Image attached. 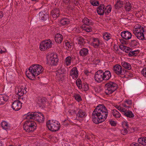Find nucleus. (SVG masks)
<instances>
[{
  "mask_svg": "<svg viewBox=\"0 0 146 146\" xmlns=\"http://www.w3.org/2000/svg\"><path fill=\"white\" fill-rule=\"evenodd\" d=\"M27 88L26 87L23 88L21 87H19L16 88V92L17 93V94L20 96H22L24 94L27 93L26 90Z\"/></svg>",
  "mask_w": 146,
  "mask_h": 146,
  "instance_id": "nucleus-14",
  "label": "nucleus"
},
{
  "mask_svg": "<svg viewBox=\"0 0 146 146\" xmlns=\"http://www.w3.org/2000/svg\"><path fill=\"white\" fill-rule=\"evenodd\" d=\"M142 74L146 78V68H144L141 72Z\"/></svg>",
  "mask_w": 146,
  "mask_h": 146,
  "instance_id": "nucleus-50",
  "label": "nucleus"
},
{
  "mask_svg": "<svg viewBox=\"0 0 146 146\" xmlns=\"http://www.w3.org/2000/svg\"><path fill=\"white\" fill-rule=\"evenodd\" d=\"M117 84L114 82H110L105 85V92L107 95H110L116 90L117 88Z\"/></svg>",
  "mask_w": 146,
  "mask_h": 146,
  "instance_id": "nucleus-5",
  "label": "nucleus"
},
{
  "mask_svg": "<svg viewBox=\"0 0 146 146\" xmlns=\"http://www.w3.org/2000/svg\"><path fill=\"white\" fill-rule=\"evenodd\" d=\"M47 59L48 63L52 66L56 65L58 61L57 55L53 53L47 56Z\"/></svg>",
  "mask_w": 146,
  "mask_h": 146,
  "instance_id": "nucleus-8",
  "label": "nucleus"
},
{
  "mask_svg": "<svg viewBox=\"0 0 146 146\" xmlns=\"http://www.w3.org/2000/svg\"><path fill=\"white\" fill-rule=\"evenodd\" d=\"M70 23V20L67 18H62L60 20V26H66Z\"/></svg>",
  "mask_w": 146,
  "mask_h": 146,
  "instance_id": "nucleus-20",
  "label": "nucleus"
},
{
  "mask_svg": "<svg viewBox=\"0 0 146 146\" xmlns=\"http://www.w3.org/2000/svg\"><path fill=\"white\" fill-rule=\"evenodd\" d=\"M108 111L103 105H99L94 110L92 114V120L96 124L105 121L108 115Z\"/></svg>",
  "mask_w": 146,
  "mask_h": 146,
  "instance_id": "nucleus-1",
  "label": "nucleus"
},
{
  "mask_svg": "<svg viewBox=\"0 0 146 146\" xmlns=\"http://www.w3.org/2000/svg\"><path fill=\"white\" fill-rule=\"evenodd\" d=\"M66 46L68 47V48H71L72 47V45L70 44L69 42H67L66 43Z\"/></svg>",
  "mask_w": 146,
  "mask_h": 146,
  "instance_id": "nucleus-56",
  "label": "nucleus"
},
{
  "mask_svg": "<svg viewBox=\"0 0 146 146\" xmlns=\"http://www.w3.org/2000/svg\"><path fill=\"white\" fill-rule=\"evenodd\" d=\"M117 3H118L119 5H122L123 4V2L121 0H117Z\"/></svg>",
  "mask_w": 146,
  "mask_h": 146,
  "instance_id": "nucleus-57",
  "label": "nucleus"
},
{
  "mask_svg": "<svg viewBox=\"0 0 146 146\" xmlns=\"http://www.w3.org/2000/svg\"><path fill=\"white\" fill-rule=\"evenodd\" d=\"M114 7L116 9L121 8V6L120 7V6L119 5L118 3H117V2H116V3L115 4Z\"/></svg>",
  "mask_w": 146,
  "mask_h": 146,
  "instance_id": "nucleus-54",
  "label": "nucleus"
},
{
  "mask_svg": "<svg viewBox=\"0 0 146 146\" xmlns=\"http://www.w3.org/2000/svg\"><path fill=\"white\" fill-rule=\"evenodd\" d=\"M112 113L113 115L116 118H118L120 117V114L115 109L113 110H112Z\"/></svg>",
  "mask_w": 146,
  "mask_h": 146,
  "instance_id": "nucleus-34",
  "label": "nucleus"
},
{
  "mask_svg": "<svg viewBox=\"0 0 146 146\" xmlns=\"http://www.w3.org/2000/svg\"><path fill=\"white\" fill-rule=\"evenodd\" d=\"M82 27L83 30L88 32H91L92 30V28L90 25H86L85 24H83Z\"/></svg>",
  "mask_w": 146,
  "mask_h": 146,
  "instance_id": "nucleus-30",
  "label": "nucleus"
},
{
  "mask_svg": "<svg viewBox=\"0 0 146 146\" xmlns=\"http://www.w3.org/2000/svg\"><path fill=\"white\" fill-rule=\"evenodd\" d=\"M75 99L78 102L82 100V99L80 94H76L74 96Z\"/></svg>",
  "mask_w": 146,
  "mask_h": 146,
  "instance_id": "nucleus-43",
  "label": "nucleus"
},
{
  "mask_svg": "<svg viewBox=\"0 0 146 146\" xmlns=\"http://www.w3.org/2000/svg\"><path fill=\"white\" fill-rule=\"evenodd\" d=\"M124 8L125 10L129 11L131 9L132 6L131 3L128 1H125L124 2Z\"/></svg>",
  "mask_w": 146,
  "mask_h": 146,
  "instance_id": "nucleus-29",
  "label": "nucleus"
},
{
  "mask_svg": "<svg viewBox=\"0 0 146 146\" xmlns=\"http://www.w3.org/2000/svg\"><path fill=\"white\" fill-rule=\"evenodd\" d=\"M122 37L123 38V40H120V42L121 43H122L123 44V42H126V41L127 40L131 39V37Z\"/></svg>",
  "mask_w": 146,
  "mask_h": 146,
  "instance_id": "nucleus-45",
  "label": "nucleus"
},
{
  "mask_svg": "<svg viewBox=\"0 0 146 146\" xmlns=\"http://www.w3.org/2000/svg\"><path fill=\"white\" fill-rule=\"evenodd\" d=\"M115 107L116 109L120 111L122 113L125 109V108H123L121 106H116Z\"/></svg>",
  "mask_w": 146,
  "mask_h": 146,
  "instance_id": "nucleus-46",
  "label": "nucleus"
},
{
  "mask_svg": "<svg viewBox=\"0 0 146 146\" xmlns=\"http://www.w3.org/2000/svg\"><path fill=\"white\" fill-rule=\"evenodd\" d=\"M103 38L105 40L107 41H108L111 38L110 37H103Z\"/></svg>",
  "mask_w": 146,
  "mask_h": 146,
  "instance_id": "nucleus-63",
  "label": "nucleus"
},
{
  "mask_svg": "<svg viewBox=\"0 0 146 146\" xmlns=\"http://www.w3.org/2000/svg\"><path fill=\"white\" fill-rule=\"evenodd\" d=\"M9 100V96L5 94H0V105H3Z\"/></svg>",
  "mask_w": 146,
  "mask_h": 146,
  "instance_id": "nucleus-19",
  "label": "nucleus"
},
{
  "mask_svg": "<svg viewBox=\"0 0 146 146\" xmlns=\"http://www.w3.org/2000/svg\"><path fill=\"white\" fill-rule=\"evenodd\" d=\"M92 44L94 47L97 48L99 47V45L101 44V43L98 38H93Z\"/></svg>",
  "mask_w": 146,
  "mask_h": 146,
  "instance_id": "nucleus-25",
  "label": "nucleus"
},
{
  "mask_svg": "<svg viewBox=\"0 0 146 146\" xmlns=\"http://www.w3.org/2000/svg\"><path fill=\"white\" fill-rule=\"evenodd\" d=\"M126 46H124L122 45H121L119 46V47L122 50H124Z\"/></svg>",
  "mask_w": 146,
  "mask_h": 146,
  "instance_id": "nucleus-58",
  "label": "nucleus"
},
{
  "mask_svg": "<svg viewBox=\"0 0 146 146\" xmlns=\"http://www.w3.org/2000/svg\"><path fill=\"white\" fill-rule=\"evenodd\" d=\"M55 40L56 42L61 43L63 40V37H55Z\"/></svg>",
  "mask_w": 146,
  "mask_h": 146,
  "instance_id": "nucleus-40",
  "label": "nucleus"
},
{
  "mask_svg": "<svg viewBox=\"0 0 146 146\" xmlns=\"http://www.w3.org/2000/svg\"><path fill=\"white\" fill-rule=\"evenodd\" d=\"M101 76L98 70L96 72L94 78L95 81L97 82L100 83L104 80V79H102L101 78Z\"/></svg>",
  "mask_w": 146,
  "mask_h": 146,
  "instance_id": "nucleus-26",
  "label": "nucleus"
},
{
  "mask_svg": "<svg viewBox=\"0 0 146 146\" xmlns=\"http://www.w3.org/2000/svg\"><path fill=\"white\" fill-rule=\"evenodd\" d=\"M113 70L114 73L117 75H124L125 74L128 75V71L124 68H122L121 66L117 64L113 66Z\"/></svg>",
  "mask_w": 146,
  "mask_h": 146,
  "instance_id": "nucleus-7",
  "label": "nucleus"
},
{
  "mask_svg": "<svg viewBox=\"0 0 146 146\" xmlns=\"http://www.w3.org/2000/svg\"><path fill=\"white\" fill-rule=\"evenodd\" d=\"M36 101L39 107L41 108H44L46 102V100L43 97H38Z\"/></svg>",
  "mask_w": 146,
  "mask_h": 146,
  "instance_id": "nucleus-13",
  "label": "nucleus"
},
{
  "mask_svg": "<svg viewBox=\"0 0 146 146\" xmlns=\"http://www.w3.org/2000/svg\"><path fill=\"white\" fill-rule=\"evenodd\" d=\"M121 36H131V33L128 31H122L121 34Z\"/></svg>",
  "mask_w": 146,
  "mask_h": 146,
  "instance_id": "nucleus-33",
  "label": "nucleus"
},
{
  "mask_svg": "<svg viewBox=\"0 0 146 146\" xmlns=\"http://www.w3.org/2000/svg\"><path fill=\"white\" fill-rule=\"evenodd\" d=\"M22 103L18 100L13 102L11 106L13 109L15 111H18L21 108Z\"/></svg>",
  "mask_w": 146,
  "mask_h": 146,
  "instance_id": "nucleus-11",
  "label": "nucleus"
},
{
  "mask_svg": "<svg viewBox=\"0 0 146 146\" xmlns=\"http://www.w3.org/2000/svg\"><path fill=\"white\" fill-rule=\"evenodd\" d=\"M64 3L66 5L70 4V3L71 2V0H63Z\"/></svg>",
  "mask_w": 146,
  "mask_h": 146,
  "instance_id": "nucleus-53",
  "label": "nucleus"
},
{
  "mask_svg": "<svg viewBox=\"0 0 146 146\" xmlns=\"http://www.w3.org/2000/svg\"><path fill=\"white\" fill-rule=\"evenodd\" d=\"M67 69V68L61 67L58 69V72H60L61 74H65L66 72V69Z\"/></svg>",
  "mask_w": 146,
  "mask_h": 146,
  "instance_id": "nucleus-39",
  "label": "nucleus"
},
{
  "mask_svg": "<svg viewBox=\"0 0 146 146\" xmlns=\"http://www.w3.org/2000/svg\"><path fill=\"white\" fill-rule=\"evenodd\" d=\"M60 14V9L57 8H54L51 11V15L54 20L59 17Z\"/></svg>",
  "mask_w": 146,
  "mask_h": 146,
  "instance_id": "nucleus-12",
  "label": "nucleus"
},
{
  "mask_svg": "<svg viewBox=\"0 0 146 146\" xmlns=\"http://www.w3.org/2000/svg\"><path fill=\"white\" fill-rule=\"evenodd\" d=\"M105 5L103 4H100L97 8V12L98 14L100 15H102L105 13Z\"/></svg>",
  "mask_w": 146,
  "mask_h": 146,
  "instance_id": "nucleus-18",
  "label": "nucleus"
},
{
  "mask_svg": "<svg viewBox=\"0 0 146 146\" xmlns=\"http://www.w3.org/2000/svg\"><path fill=\"white\" fill-rule=\"evenodd\" d=\"M39 15L40 18L43 21L45 20L48 17L47 12H46L45 11L40 12Z\"/></svg>",
  "mask_w": 146,
  "mask_h": 146,
  "instance_id": "nucleus-24",
  "label": "nucleus"
},
{
  "mask_svg": "<svg viewBox=\"0 0 146 146\" xmlns=\"http://www.w3.org/2000/svg\"><path fill=\"white\" fill-rule=\"evenodd\" d=\"M104 76L105 80H109L111 77V73L108 70H106L104 72Z\"/></svg>",
  "mask_w": 146,
  "mask_h": 146,
  "instance_id": "nucleus-31",
  "label": "nucleus"
},
{
  "mask_svg": "<svg viewBox=\"0 0 146 146\" xmlns=\"http://www.w3.org/2000/svg\"><path fill=\"white\" fill-rule=\"evenodd\" d=\"M125 102L127 103L128 105H130L132 104V101L129 100H126L125 101Z\"/></svg>",
  "mask_w": 146,
  "mask_h": 146,
  "instance_id": "nucleus-51",
  "label": "nucleus"
},
{
  "mask_svg": "<svg viewBox=\"0 0 146 146\" xmlns=\"http://www.w3.org/2000/svg\"><path fill=\"white\" fill-rule=\"evenodd\" d=\"M137 141L139 144L145 146L146 145V137H140L138 139Z\"/></svg>",
  "mask_w": 146,
  "mask_h": 146,
  "instance_id": "nucleus-32",
  "label": "nucleus"
},
{
  "mask_svg": "<svg viewBox=\"0 0 146 146\" xmlns=\"http://www.w3.org/2000/svg\"><path fill=\"white\" fill-rule=\"evenodd\" d=\"M123 125L124 126L126 127V128H128V124L127 122H125L123 123Z\"/></svg>",
  "mask_w": 146,
  "mask_h": 146,
  "instance_id": "nucleus-60",
  "label": "nucleus"
},
{
  "mask_svg": "<svg viewBox=\"0 0 146 146\" xmlns=\"http://www.w3.org/2000/svg\"><path fill=\"white\" fill-rule=\"evenodd\" d=\"M121 65L124 69L125 68L128 70H130L131 69V66L128 62L125 61L122 62Z\"/></svg>",
  "mask_w": 146,
  "mask_h": 146,
  "instance_id": "nucleus-28",
  "label": "nucleus"
},
{
  "mask_svg": "<svg viewBox=\"0 0 146 146\" xmlns=\"http://www.w3.org/2000/svg\"><path fill=\"white\" fill-rule=\"evenodd\" d=\"M76 117L78 118L85 117L86 116V113L84 110L82 109H79L78 112L76 114Z\"/></svg>",
  "mask_w": 146,
  "mask_h": 146,
  "instance_id": "nucleus-16",
  "label": "nucleus"
},
{
  "mask_svg": "<svg viewBox=\"0 0 146 146\" xmlns=\"http://www.w3.org/2000/svg\"><path fill=\"white\" fill-rule=\"evenodd\" d=\"M128 76L130 77H132L133 76V74L131 73H129Z\"/></svg>",
  "mask_w": 146,
  "mask_h": 146,
  "instance_id": "nucleus-64",
  "label": "nucleus"
},
{
  "mask_svg": "<svg viewBox=\"0 0 146 146\" xmlns=\"http://www.w3.org/2000/svg\"><path fill=\"white\" fill-rule=\"evenodd\" d=\"M137 38L139 40H146V37H137Z\"/></svg>",
  "mask_w": 146,
  "mask_h": 146,
  "instance_id": "nucleus-59",
  "label": "nucleus"
},
{
  "mask_svg": "<svg viewBox=\"0 0 146 146\" xmlns=\"http://www.w3.org/2000/svg\"><path fill=\"white\" fill-rule=\"evenodd\" d=\"M73 61L74 59L73 57L70 56H68L64 60V65L66 66H68L71 65L72 62Z\"/></svg>",
  "mask_w": 146,
  "mask_h": 146,
  "instance_id": "nucleus-17",
  "label": "nucleus"
},
{
  "mask_svg": "<svg viewBox=\"0 0 146 146\" xmlns=\"http://www.w3.org/2000/svg\"><path fill=\"white\" fill-rule=\"evenodd\" d=\"M76 84L79 89H81L82 88V82L80 79H77L76 81Z\"/></svg>",
  "mask_w": 146,
  "mask_h": 146,
  "instance_id": "nucleus-36",
  "label": "nucleus"
},
{
  "mask_svg": "<svg viewBox=\"0 0 146 146\" xmlns=\"http://www.w3.org/2000/svg\"><path fill=\"white\" fill-rule=\"evenodd\" d=\"M52 42L50 40L42 41L40 45V49L42 51H43L48 48H51L52 45Z\"/></svg>",
  "mask_w": 146,
  "mask_h": 146,
  "instance_id": "nucleus-10",
  "label": "nucleus"
},
{
  "mask_svg": "<svg viewBox=\"0 0 146 146\" xmlns=\"http://www.w3.org/2000/svg\"><path fill=\"white\" fill-rule=\"evenodd\" d=\"M36 126L35 121L28 120L25 122L23 125V128L26 132L30 133L34 131L36 129Z\"/></svg>",
  "mask_w": 146,
  "mask_h": 146,
  "instance_id": "nucleus-6",
  "label": "nucleus"
},
{
  "mask_svg": "<svg viewBox=\"0 0 146 146\" xmlns=\"http://www.w3.org/2000/svg\"><path fill=\"white\" fill-rule=\"evenodd\" d=\"M127 128H125L123 129V130H122L121 131V133L123 135H125L128 133V131L127 129Z\"/></svg>",
  "mask_w": 146,
  "mask_h": 146,
  "instance_id": "nucleus-52",
  "label": "nucleus"
},
{
  "mask_svg": "<svg viewBox=\"0 0 146 146\" xmlns=\"http://www.w3.org/2000/svg\"><path fill=\"white\" fill-rule=\"evenodd\" d=\"M122 114L125 116L129 118H132L134 117V114L131 111L127 110L125 109L123 111Z\"/></svg>",
  "mask_w": 146,
  "mask_h": 146,
  "instance_id": "nucleus-21",
  "label": "nucleus"
},
{
  "mask_svg": "<svg viewBox=\"0 0 146 146\" xmlns=\"http://www.w3.org/2000/svg\"><path fill=\"white\" fill-rule=\"evenodd\" d=\"M26 118L27 119H34L40 123L43 122L44 120L43 115L39 112H29L27 114Z\"/></svg>",
  "mask_w": 146,
  "mask_h": 146,
  "instance_id": "nucleus-3",
  "label": "nucleus"
},
{
  "mask_svg": "<svg viewBox=\"0 0 146 146\" xmlns=\"http://www.w3.org/2000/svg\"><path fill=\"white\" fill-rule=\"evenodd\" d=\"M75 111L74 110H72L70 111V112L69 113L70 114L72 115L74 113H75Z\"/></svg>",
  "mask_w": 146,
  "mask_h": 146,
  "instance_id": "nucleus-61",
  "label": "nucleus"
},
{
  "mask_svg": "<svg viewBox=\"0 0 146 146\" xmlns=\"http://www.w3.org/2000/svg\"><path fill=\"white\" fill-rule=\"evenodd\" d=\"M81 89L84 91H87L89 89L88 85L86 84H83Z\"/></svg>",
  "mask_w": 146,
  "mask_h": 146,
  "instance_id": "nucleus-42",
  "label": "nucleus"
},
{
  "mask_svg": "<svg viewBox=\"0 0 146 146\" xmlns=\"http://www.w3.org/2000/svg\"><path fill=\"white\" fill-rule=\"evenodd\" d=\"M133 31L136 36H144V31L143 28L140 25H135Z\"/></svg>",
  "mask_w": 146,
  "mask_h": 146,
  "instance_id": "nucleus-9",
  "label": "nucleus"
},
{
  "mask_svg": "<svg viewBox=\"0 0 146 146\" xmlns=\"http://www.w3.org/2000/svg\"><path fill=\"white\" fill-rule=\"evenodd\" d=\"M131 50V49L129 47H127V46H125V48L124 49V50H123L126 53H129L130 52V51Z\"/></svg>",
  "mask_w": 146,
  "mask_h": 146,
  "instance_id": "nucleus-47",
  "label": "nucleus"
},
{
  "mask_svg": "<svg viewBox=\"0 0 146 146\" xmlns=\"http://www.w3.org/2000/svg\"><path fill=\"white\" fill-rule=\"evenodd\" d=\"M44 69L39 64H33L30 66L29 69V71H26L27 77L30 78L31 76L35 78L42 73Z\"/></svg>",
  "mask_w": 146,
  "mask_h": 146,
  "instance_id": "nucleus-2",
  "label": "nucleus"
},
{
  "mask_svg": "<svg viewBox=\"0 0 146 146\" xmlns=\"http://www.w3.org/2000/svg\"><path fill=\"white\" fill-rule=\"evenodd\" d=\"M89 54V50L87 48H83L81 49L79 51V54L80 56L84 57Z\"/></svg>",
  "mask_w": 146,
  "mask_h": 146,
  "instance_id": "nucleus-23",
  "label": "nucleus"
},
{
  "mask_svg": "<svg viewBox=\"0 0 146 146\" xmlns=\"http://www.w3.org/2000/svg\"><path fill=\"white\" fill-rule=\"evenodd\" d=\"M98 72L99 73V74L100 75H101V78L103 79H104V72L102 70H98Z\"/></svg>",
  "mask_w": 146,
  "mask_h": 146,
  "instance_id": "nucleus-48",
  "label": "nucleus"
},
{
  "mask_svg": "<svg viewBox=\"0 0 146 146\" xmlns=\"http://www.w3.org/2000/svg\"><path fill=\"white\" fill-rule=\"evenodd\" d=\"M3 16V13L2 11H0V18H1Z\"/></svg>",
  "mask_w": 146,
  "mask_h": 146,
  "instance_id": "nucleus-62",
  "label": "nucleus"
},
{
  "mask_svg": "<svg viewBox=\"0 0 146 146\" xmlns=\"http://www.w3.org/2000/svg\"><path fill=\"white\" fill-rule=\"evenodd\" d=\"M90 2L92 5L94 6H96L99 5V2L96 0H90Z\"/></svg>",
  "mask_w": 146,
  "mask_h": 146,
  "instance_id": "nucleus-37",
  "label": "nucleus"
},
{
  "mask_svg": "<svg viewBox=\"0 0 146 146\" xmlns=\"http://www.w3.org/2000/svg\"><path fill=\"white\" fill-rule=\"evenodd\" d=\"M111 7L110 5H108L105 9V13H109L111 11Z\"/></svg>",
  "mask_w": 146,
  "mask_h": 146,
  "instance_id": "nucleus-38",
  "label": "nucleus"
},
{
  "mask_svg": "<svg viewBox=\"0 0 146 146\" xmlns=\"http://www.w3.org/2000/svg\"><path fill=\"white\" fill-rule=\"evenodd\" d=\"M47 126L49 130L52 132L59 130L60 127V123L54 120H49L46 122Z\"/></svg>",
  "mask_w": 146,
  "mask_h": 146,
  "instance_id": "nucleus-4",
  "label": "nucleus"
},
{
  "mask_svg": "<svg viewBox=\"0 0 146 146\" xmlns=\"http://www.w3.org/2000/svg\"><path fill=\"white\" fill-rule=\"evenodd\" d=\"M139 52V50H138L133 51H132L131 50L129 53L128 55L130 57H131L133 56H136Z\"/></svg>",
  "mask_w": 146,
  "mask_h": 146,
  "instance_id": "nucleus-35",
  "label": "nucleus"
},
{
  "mask_svg": "<svg viewBox=\"0 0 146 146\" xmlns=\"http://www.w3.org/2000/svg\"><path fill=\"white\" fill-rule=\"evenodd\" d=\"M82 22L84 23V24L85 25H92L94 24L92 20L89 19L87 18H84L82 20Z\"/></svg>",
  "mask_w": 146,
  "mask_h": 146,
  "instance_id": "nucleus-27",
  "label": "nucleus"
},
{
  "mask_svg": "<svg viewBox=\"0 0 146 146\" xmlns=\"http://www.w3.org/2000/svg\"><path fill=\"white\" fill-rule=\"evenodd\" d=\"M111 35L108 33L106 32L103 34V36H110Z\"/></svg>",
  "mask_w": 146,
  "mask_h": 146,
  "instance_id": "nucleus-55",
  "label": "nucleus"
},
{
  "mask_svg": "<svg viewBox=\"0 0 146 146\" xmlns=\"http://www.w3.org/2000/svg\"><path fill=\"white\" fill-rule=\"evenodd\" d=\"M70 75L75 80L78 78V71L76 67H73L71 70Z\"/></svg>",
  "mask_w": 146,
  "mask_h": 146,
  "instance_id": "nucleus-15",
  "label": "nucleus"
},
{
  "mask_svg": "<svg viewBox=\"0 0 146 146\" xmlns=\"http://www.w3.org/2000/svg\"><path fill=\"white\" fill-rule=\"evenodd\" d=\"M110 124L112 126H115L116 125V121L112 120H110L109 121Z\"/></svg>",
  "mask_w": 146,
  "mask_h": 146,
  "instance_id": "nucleus-44",
  "label": "nucleus"
},
{
  "mask_svg": "<svg viewBox=\"0 0 146 146\" xmlns=\"http://www.w3.org/2000/svg\"><path fill=\"white\" fill-rule=\"evenodd\" d=\"M77 41L78 43H83L84 42V40L81 38V37H79L77 39Z\"/></svg>",
  "mask_w": 146,
  "mask_h": 146,
  "instance_id": "nucleus-49",
  "label": "nucleus"
},
{
  "mask_svg": "<svg viewBox=\"0 0 146 146\" xmlns=\"http://www.w3.org/2000/svg\"><path fill=\"white\" fill-rule=\"evenodd\" d=\"M0 124L3 129L6 131L10 129V124L6 121H2Z\"/></svg>",
  "mask_w": 146,
  "mask_h": 146,
  "instance_id": "nucleus-22",
  "label": "nucleus"
},
{
  "mask_svg": "<svg viewBox=\"0 0 146 146\" xmlns=\"http://www.w3.org/2000/svg\"><path fill=\"white\" fill-rule=\"evenodd\" d=\"M51 36H62L60 33H59L57 32L52 31L51 33Z\"/></svg>",
  "mask_w": 146,
  "mask_h": 146,
  "instance_id": "nucleus-41",
  "label": "nucleus"
}]
</instances>
